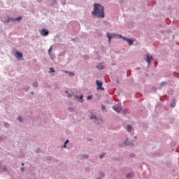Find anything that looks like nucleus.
<instances>
[{
  "label": "nucleus",
  "instance_id": "obj_1",
  "mask_svg": "<svg viewBox=\"0 0 179 179\" xmlns=\"http://www.w3.org/2000/svg\"><path fill=\"white\" fill-rule=\"evenodd\" d=\"M92 13L94 16H96V17L103 19L105 17L104 6L99 3L94 4V10Z\"/></svg>",
  "mask_w": 179,
  "mask_h": 179
},
{
  "label": "nucleus",
  "instance_id": "obj_2",
  "mask_svg": "<svg viewBox=\"0 0 179 179\" xmlns=\"http://www.w3.org/2000/svg\"><path fill=\"white\" fill-rule=\"evenodd\" d=\"M96 86H97V88L96 90H101V91H104L105 89L103 87V83L102 82H100L99 80H96Z\"/></svg>",
  "mask_w": 179,
  "mask_h": 179
},
{
  "label": "nucleus",
  "instance_id": "obj_3",
  "mask_svg": "<svg viewBox=\"0 0 179 179\" xmlns=\"http://www.w3.org/2000/svg\"><path fill=\"white\" fill-rule=\"evenodd\" d=\"M113 110L116 113H120L122 111L121 104L118 103L117 105L113 106Z\"/></svg>",
  "mask_w": 179,
  "mask_h": 179
},
{
  "label": "nucleus",
  "instance_id": "obj_4",
  "mask_svg": "<svg viewBox=\"0 0 179 179\" xmlns=\"http://www.w3.org/2000/svg\"><path fill=\"white\" fill-rule=\"evenodd\" d=\"M120 38H122L124 39L125 41L128 42L129 45H133L134 44V41L133 40H130L129 38L122 37V35H119Z\"/></svg>",
  "mask_w": 179,
  "mask_h": 179
},
{
  "label": "nucleus",
  "instance_id": "obj_5",
  "mask_svg": "<svg viewBox=\"0 0 179 179\" xmlns=\"http://www.w3.org/2000/svg\"><path fill=\"white\" fill-rule=\"evenodd\" d=\"M91 120L94 119L95 120V124H100V122H102L101 119H97L96 116L91 115L90 117Z\"/></svg>",
  "mask_w": 179,
  "mask_h": 179
},
{
  "label": "nucleus",
  "instance_id": "obj_6",
  "mask_svg": "<svg viewBox=\"0 0 179 179\" xmlns=\"http://www.w3.org/2000/svg\"><path fill=\"white\" fill-rule=\"evenodd\" d=\"M15 58H17V59L21 60L22 58H23L22 54L20 52H16L15 55Z\"/></svg>",
  "mask_w": 179,
  "mask_h": 179
},
{
  "label": "nucleus",
  "instance_id": "obj_7",
  "mask_svg": "<svg viewBox=\"0 0 179 179\" xmlns=\"http://www.w3.org/2000/svg\"><path fill=\"white\" fill-rule=\"evenodd\" d=\"M41 36H48V34H49V32H48V30H45V29H42L41 31Z\"/></svg>",
  "mask_w": 179,
  "mask_h": 179
},
{
  "label": "nucleus",
  "instance_id": "obj_8",
  "mask_svg": "<svg viewBox=\"0 0 179 179\" xmlns=\"http://www.w3.org/2000/svg\"><path fill=\"white\" fill-rule=\"evenodd\" d=\"M146 57H147L146 62H148V64H150L153 57L150 55H147Z\"/></svg>",
  "mask_w": 179,
  "mask_h": 179
},
{
  "label": "nucleus",
  "instance_id": "obj_9",
  "mask_svg": "<svg viewBox=\"0 0 179 179\" xmlns=\"http://www.w3.org/2000/svg\"><path fill=\"white\" fill-rule=\"evenodd\" d=\"M131 129H132L131 125H127V131L131 132Z\"/></svg>",
  "mask_w": 179,
  "mask_h": 179
},
{
  "label": "nucleus",
  "instance_id": "obj_10",
  "mask_svg": "<svg viewBox=\"0 0 179 179\" xmlns=\"http://www.w3.org/2000/svg\"><path fill=\"white\" fill-rule=\"evenodd\" d=\"M97 68L100 70H103V64H100L97 66Z\"/></svg>",
  "mask_w": 179,
  "mask_h": 179
},
{
  "label": "nucleus",
  "instance_id": "obj_11",
  "mask_svg": "<svg viewBox=\"0 0 179 179\" xmlns=\"http://www.w3.org/2000/svg\"><path fill=\"white\" fill-rule=\"evenodd\" d=\"M69 143V140H66L64 143V145L63 146L64 148H66V144H68Z\"/></svg>",
  "mask_w": 179,
  "mask_h": 179
},
{
  "label": "nucleus",
  "instance_id": "obj_12",
  "mask_svg": "<svg viewBox=\"0 0 179 179\" xmlns=\"http://www.w3.org/2000/svg\"><path fill=\"white\" fill-rule=\"evenodd\" d=\"M38 85V83L37 82H34V83H33V87H37Z\"/></svg>",
  "mask_w": 179,
  "mask_h": 179
},
{
  "label": "nucleus",
  "instance_id": "obj_13",
  "mask_svg": "<svg viewBox=\"0 0 179 179\" xmlns=\"http://www.w3.org/2000/svg\"><path fill=\"white\" fill-rule=\"evenodd\" d=\"M132 176H133L132 173H128V174L127 175V178H130Z\"/></svg>",
  "mask_w": 179,
  "mask_h": 179
},
{
  "label": "nucleus",
  "instance_id": "obj_14",
  "mask_svg": "<svg viewBox=\"0 0 179 179\" xmlns=\"http://www.w3.org/2000/svg\"><path fill=\"white\" fill-rule=\"evenodd\" d=\"M54 72H55L54 68H50V73H54Z\"/></svg>",
  "mask_w": 179,
  "mask_h": 179
},
{
  "label": "nucleus",
  "instance_id": "obj_15",
  "mask_svg": "<svg viewBox=\"0 0 179 179\" xmlns=\"http://www.w3.org/2000/svg\"><path fill=\"white\" fill-rule=\"evenodd\" d=\"M105 155H106L105 153H103V154L100 155H99L100 159H103V157L105 156Z\"/></svg>",
  "mask_w": 179,
  "mask_h": 179
},
{
  "label": "nucleus",
  "instance_id": "obj_16",
  "mask_svg": "<svg viewBox=\"0 0 179 179\" xmlns=\"http://www.w3.org/2000/svg\"><path fill=\"white\" fill-rule=\"evenodd\" d=\"M22 17H18L17 18H15V20H21Z\"/></svg>",
  "mask_w": 179,
  "mask_h": 179
},
{
  "label": "nucleus",
  "instance_id": "obj_17",
  "mask_svg": "<svg viewBox=\"0 0 179 179\" xmlns=\"http://www.w3.org/2000/svg\"><path fill=\"white\" fill-rule=\"evenodd\" d=\"M108 41H110L112 37L109 34H108Z\"/></svg>",
  "mask_w": 179,
  "mask_h": 179
},
{
  "label": "nucleus",
  "instance_id": "obj_18",
  "mask_svg": "<svg viewBox=\"0 0 179 179\" xmlns=\"http://www.w3.org/2000/svg\"><path fill=\"white\" fill-rule=\"evenodd\" d=\"M92 96H87V100H92Z\"/></svg>",
  "mask_w": 179,
  "mask_h": 179
},
{
  "label": "nucleus",
  "instance_id": "obj_19",
  "mask_svg": "<svg viewBox=\"0 0 179 179\" xmlns=\"http://www.w3.org/2000/svg\"><path fill=\"white\" fill-rule=\"evenodd\" d=\"M83 157L84 158H88V157H89V156H88L87 155H83Z\"/></svg>",
  "mask_w": 179,
  "mask_h": 179
},
{
  "label": "nucleus",
  "instance_id": "obj_20",
  "mask_svg": "<svg viewBox=\"0 0 179 179\" xmlns=\"http://www.w3.org/2000/svg\"><path fill=\"white\" fill-rule=\"evenodd\" d=\"M67 96H68V98H71L72 97V94H68Z\"/></svg>",
  "mask_w": 179,
  "mask_h": 179
},
{
  "label": "nucleus",
  "instance_id": "obj_21",
  "mask_svg": "<svg viewBox=\"0 0 179 179\" xmlns=\"http://www.w3.org/2000/svg\"><path fill=\"white\" fill-rule=\"evenodd\" d=\"M18 120L20 121V122H22V117H18Z\"/></svg>",
  "mask_w": 179,
  "mask_h": 179
},
{
  "label": "nucleus",
  "instance_id": "obj_22",
  "mask_svg": "<svg viewBox=\"0 0 179 179\" xmlns=\"http://www.w3.org/2000/svg\"><path fill=\"white\" fill-rule=\"evenodd\" d=\"M52 48V47H50V49H49V50H48L49 54H50V51H51Z\"/></svg>",
  "mask_w": 179,
  "mask_h": 179
},
{
  "label": "nucleus",
  "instance_id": "obj_23",
  "mask_svg": "<svg viewBox=\"0 0 179 179\" xmlns=\"http://www.w3.org/2000/svg\"><path fill=\"white\" fill-rule=\"evenodd\" d=\"M80 100H83V95L80 96Z\"/></svg>",
  "mask_w": 179,
  "mask_h": 179
},
{
  "label": "nucleus",
  "instance_id": "obj_24",
  "mask_svg": "<svg viewBox=\"0 0 179 179\" xmlns=\"http://www.w3.org/2000/svg\"><path fill=\"white\" fill-rule=\"evenodd\" d=\"M101 109L105 110V109H106V107H105L104 106H101Z\"/></svg>",
  "mask_w": 179,
  "mask_h": 179
},
{
  "label": "nucleus",
  "instance_id": "obj_25",
  "mask_svg": "<svg viewBox=\"0 0 179 179\" xmlns=\"http://www.w3.org/2000/svg\"><path fill=\"white\" fill-rule=\"evenodd\" d=\"M130 157H134L135 155H134V154H131V155H130Z\"/></svg>",
  "mask_w": 179,
  "mask_h": 179
},
{
  "label": "nucleus",
  "instance_id": "obj_26",
  "mask_svg": "<svg viewBox=\"0 0 179 179\" xmlns=\"http://www.w3.org/2000/svg\"><path fill=\"white\" fill-rule=\"evenodd\" d=\"M127 143H128V140H127V141L124 142V144H125V145H127Z\"/></svg>",
  "mask_w": 179,
  "mask_h": 179
},
{
  "label": "nucleus",
  "instance_id": "obj_27",
  "mask_svg": "<svg viewBox=\"0 0 179 179\" xmlns=\"http://www.w3.org/2000/svg\"><path fill=\"white\" fill-rule=\"evenodd\" d=\"M8 126H9L8 124H5V127H8Z\"/></svg>",
  "mask_w": 179,
  "mask_h": 179
},
{
  "label": "nucleus",
  "instance_id": "obj_28",
  "mask_svg": "<svg viewBox=\"0 0 179 179\" xmlns=\"http://www.w3.org/2000/svg\"><path fill=\"white\" fill-rule=\"evenodd\" d=\"M71 76H74V73H71Z\"/></svg>",
  "mask_w": 179,
  "mask_h": 179
},
{
  "label": "nucleus",
  "instance_id": "obj_29",
  "mask_svg": "<svg viewBox=\"0 0 179 179\" xmlns=\"http://www.w3.org/2000/svg\"><path fill=\"white\" fill-rule=\"evenodd\" d=\"M21 171H24V168H21Z\"/></svg>",
  "mask_w": 179,
  "mask_h": 179
},
{
  "label": "nucleus",
  "instance_id": "obj_30",
  "mask_svg": "<svg viewBox=\"0 0 179 179\" xmlns=\"http://www.w3.org/2000/svg\"><path fill=\"white\" fill-rule=\"evenodd\" d=\"M171 107H174V106L173 104L171 105Z\"/></svg>",
  "mask_w": 179,
  "mask_h": 179
},
{
  "label": "nucleus",
  "instance_id": "obj_31",
  "mask_svg": "<svg viewBox=\"0 0 179 179\" xmlns=\"http://www.w3.org/2000/svg\"><path fill=\"white\" fill-rule=\"evenodd\" d=\"M65 93H66V94H68V91H66Z\"/></svg>",
  "mask_w": 179,
  "mask_h": 179
},
{
  "label": "nucleus",
  "instance_id": "obj_32",
  "mask_svg": "<svg viewBox=\"0 0 179 179\" xmlns=\"http://www.w3.org/2000/svg\"><path fill=\"white\" fill-rule=\"evenodd\" d=\"M24 163H22V166H24Z\"/></svg>",
  "mask_w": 179,
  "mask_h": 179
},
{
  "label": "nucleus",
  "instance_id": "obj_33",
  "mask_svg": "<svg viewBox=\"0 0 179 179\" xmlns=\"http://www.w3.org/2000/svg\"><path fill=\"white\" fill-rule=\"evenodd\" d=\"M97 179H100V178H97Z\"/></svg>",
  "mask_w": 179,
  "mask_h": 179
}]
</instances>
